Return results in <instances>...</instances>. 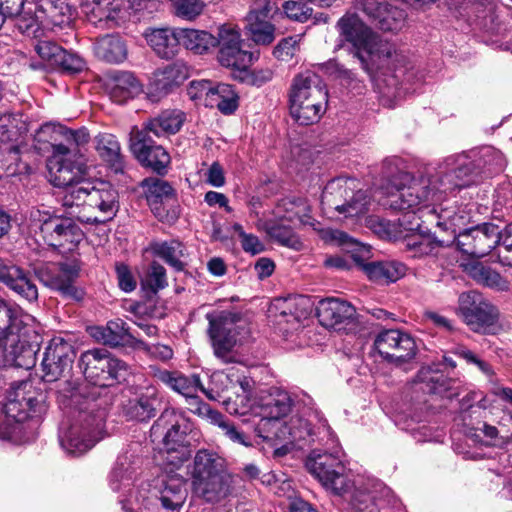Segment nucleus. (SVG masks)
Here are the masks:
<instances>
[{
    "label": "nucleus",
    "instance_id": "1",
    "mask_svg": "<svg viewBox=\"0 0 512 512\" xmlns=\"http://www.w3.org/2000/svg\"><path fill=\"white\" fill-rule=\"evenodd\" d=\"M319 442L332 449V452L321 453L313 450L306 462L309 472L318 479L322 486L336 495L350 494L355 512H379L376 501L388 496L390 489L378 479L368 477L358 479L351 484L345 474V465L342 460V451L337 445L336 435L328 423L322 422Z\"/></svg>",
    "mask_w": 512,
    "mask_h": 512
},
{
    "label": "nucleus",
    "instance_id": "2",
    "mask_svg": "<svg viewBox=\"0 0 512 512\" xmlns=\"http://www.w3.org/2000/svg\"><path fill=\"white\" fill-rule=\"evenodd\" d=\"M481 180V170L470 154L451 155L439 164L432 178L412 180L408 185H393L384 202L390 209H414L420 204H437L443 194L468 187Z\"/></svg>",
    "mask_w": 512,
    "mask_h": 512
},
{
    "label": "nucleus",
    "instance_id": "3",
    "mask_svg": "<svg viewBox=\"0 0 512 512\" xmlns=\"http://www.w3.org/2000/svg\"><path fill=\"white\" fill-rule=\"evenodd\" d=\"M474 206L472 203L458 205L456 202L445 201L428 210L424 216L427 222L436 225L439 232L449 235L451 243L456 241L463 254L482 258L492 249H497L501 229L493 223L467 228L472 220Z\"/></svg>",
    "mask_w": 512,
    "mask_h": 512
},
{
    "label": "nucleus",
    "instance_id": "4",
    "mask_svg": "<svg viewBox=\"0 0 512 512\" xmlns=\"http://www.w3.org/2000/svg\"><path fill=\"white\" fill-rule=\"evenodd\" d=\"M336 27L339 31V43L336 47L342 48L345 43L350 44L354 57L360 61L366 72L372 73L374 68H390L393 65V74L384 80L389 88L397 89L401 78L409 80L407 69L395 64L404 62V56L392 45L379 41L377 34L357 15H344L338 20Z\"/></svg>",
    "mask_w": 512,
    "mask_h": 512
},
{
    "label": "nucleus",
    "instance_id": "5",
    "mask_svg": "<svg viewBox=\"0 0 512 512\" xmlns=\"http://www.w3.org/2000/svg\"><path fill=\"white\" fill-rule=\"evenodd\" d=\"M81 175L74 184L66 186L63 199L66 207H82L76 215L81 223L99 224L113 219L119 208L118 192L105 181H90Z\"/></svg>",
    "mask_w": 512,
    "mask_h": 512
},
{
    "label": "nucleus",
    "instance_id": "6",
    "mask_svg": "<svg viewBox=\"0 0 512 512\" xmlns=\"http://www.w3.org/2000/svg\"><path fill=\"white\" fill-rule=\"evenodd\" d=\"M81 395L72 392L70 405L77 410L75 422L68 428L62 424L59 441L64 451L72 456H80L90 450L103 438L106 412L99 408L94 399L86 398L82 403Z\"/></svg>",
    "mask_w": 512,
    "mask_h": 512
},
{
    "label": "nucleus",
    "instance_id": "7",
    "mask_svg": "<svg viewBox=\"0 0 512 512\" xmlns=\"http://www.w3.org/2000/svg\"><path fill=\"white\" fill-rule=\"evenodd\" d=\"M40 133L51 134L52 144L50 160L54 172V185L57 187L71 186L81 175L86 173V165L79 158L72 161V150L68 145L81 147L89 142L90 136L86 128L72 130L59 123H46L41 126Z\"/></svg>",
    "mask_w": 512,
    "mask_h": 512
},
{
    "label": "nucleus",
    "instance_id": "8",
    "mask_svg": "<svg viewBox=\"0 0 512 512\" xmlns=\"http://www.w3.org/2000/svg\"><path fill=\"white\" fill-rule=\"evenodd\" d=\"M235 476L227 468L226 460L218 453L199 450L193 462L191 485L193 493L208 503H219L233 492Z\"/></svg>",
    "mask_w": 512,
    "mask_h": 512
},
{
    "label": "nucleus",
    "instance_id": "9",
    "mask_svg": "<svg viewBox=\"0 0 512 512\" xmlns=\"http://www.w3.org/2000/svg\"><path fill=\"white\" fill-rule=\"evenodd\" d=\"M327 103L328 91L316 73L305 71L295 76L289 93V109L298 124L310 125L319 121Z\"/></svg>",
    "mask_w": 512,
    "mask_h": 512
},
{
    "label": "nucleus",
    "instance_id": "10",
    "mask_svg": "<svg viewBox=\"0 0 512 512\" xmlns=\"http://www.w3.org/2000/svg\"><path fill=\"white\" fill-rule=\"evenodd\" d=\"M39 325L36 319L0 296V347L10 349L17 357L32 344H37Z\"/></svg>",
    "mask_w": 512,
    "mask_h": 512
},
{
    "label": "nucleus",
    "instance_id": "11",
    "mask_svg": "<svg viewBox=\"0 0 512 512\" xmlns=\"http://www.w3.org/2000/svg\"><path fill=\"white\" fill-rule=\"evenodd\" d=\"M326 241L340 246L361 266L368 278L376 283L388 284L398 281L407 271L406 266L398 261L365 262L370 256V247L351 238L347 233L327 229L323 232Z\"/></svg>",
    "mask_w": 512,
    "mask_h": 512
},
{
    "label": "nucleus",
    "instance_id": "12",
    "mask_svg": "<svg viewBox=\"0 0 512 512\" xmlns=\"http://www.w3.org/2000/svg\"><path fill=\"white\" fill-rule=\"evenodd\" d=\"M192 424L174 410H165L150 429L152 441H162L168 461L181 464L190 457Z\"/></svg>",
    "mask_w": 512,
    "mask_h": 512
},
{
    "label": "nucleus",
    "instance_id": "13",
    "mask_svg": "<svg viewBox=\"0 0 512 512\" xmlns=\"http://www.w3.org/2000/svg\"><path fill=\"white\" fill-rule=\"evenodd\" d=\"M45 258L46 250L43 249L31 255L28 261V266L40 282L58 291L64 298L81 301L84 297V291L74 284L80 271L78 261L54 263L46 262Z\"/></svg>",
    "mask_w": 512,
    "mask_h": 512
},
{
    "label": "nucleus",
    "instance_id": "14",
    "mask_svg": "<svg viewBox=\"0 0 512 512\" xmlns=\"http://www.w3.org/2000/svg\"><path fill=\"white\" fill-rule=\"evenodd\" d=\"M358 181L353 178L338 177L329 181L323 189L321 203L328 212H336L338 218L358 217L364 214L369 205L366 191L358 189Z\"/></svg>",
    "mask_w": 512,
    "mask_h": 512
},
{
    "label": "nucleus",
    "instance_id": "15",
    "mask_svg": "<svg viewBox=\"0 0 512 512\" xmlns=\"http://www.w3.org/2000/svg\"><path fill=\"white\" fill-rule=\"evenodd\" d=\"M439 204L440 203L432 204L430 202H426L420 204L414 209H395L396 211L403 212V215L398 219L399 225L403 227L404 230L413 232V234L405 239L406 248L412 253V257L431 255L438 247L449 245L451 243L449 235H447L448 237L446 239H438L430 235H425L424 231H422V224H429V222L426 221L424 214L428 210L438 207ZM430 225L432 224L430 223ZM433 225L436 227L435 224Z\"/></svg>",
    "mask_w": 512,
    "mask_h": 512
},
{
    "label": "nucleus",
    "instance_id": "16",
    "mask_svg": "<svg viewBox=\"0 0 512 512\" xmlns=\"http://www.w3.org/2000/svg\"><path fill=\"white\" fill-rule=\"evenodd\" d=\"M188 492L186 481L178 476H168L161 481L159 486L150 491V495L137 497L136 501L140 502L142 512H178L186 501ZM119 502L127 512H133L127 507V503H131L129 498H120Z\"/></svg>",
    "mask_w": 512,
    "mask_h": 512
},
{
    "label": "nucleus",
    "instance_id": "17",
    "mask_svg": "<svg viewBox=\"0 0 512 512\" xmlns=\"http://www.w3.org/2000/svg\"><path fill=\"white\" fill-rule=\"evenodd\" d=\"M31 219L39 223L44 241L52 248L72 250L84 239L82 229L72 217L37 209L31 212Z\"/></svg>",
    "mask_w": 512,
    "mask_h": 512
},
{
    "label": "nucleus",
    "instance_id": "18",
    "mask_svg": "<svg viewBox=\"0 0 512 512\" xmlns=\"http://www.w3.org/2000/svg\"><path fill=\"white\" fill-rule=\"evenodd\" d=\"M291 407L290 394L279 388H272L258 405L257 416L260 421L255 427L256 434L263 440H273L274 433L283 427L285 422L282 419L290 413Z\"/></svg>",
    "mask_w": 512,
    "mask_h": 512
},
{
    "label": "nucleus",
    "instance_id": "19",
    "mask_svg": "<svg viewBox=\"0 0 512 512\" xmlns=\"http://www.w3.org/2000/svg\"><path fill=\"white\" fill-rule=\"evenodd\" d=\"M209 321L208 334L214 355L225 364L236 360L234 348L237 344V314L222 311L217 315L207 314Z\"/></svg>",
    "mask_w": 512,
    "mask_h": 512
},
{
    "label": "nucleus",
    "instance_id": "20",
    "mask_svg": "<svg viewBox=\"0 0 512 512\" xmlns=\"http://www.w3.org/2000/svg\"><path fill=\"white\" fill-rule=\"evenodd\" d=\"M46 411V395L32 390L31 382H22L10 394L4 406L7 420L19 424L30 417L40 416Z\"/></svg>",
    "mask_w": 512,
    "mask_h": 512
},
{
    "label": "nucleus",
    "instance_id": "21",
    "mask_svg": "<svg viewBox=\"0 0 512 512\" xmlns=\"http://www.w3.org/2000/svg\"><path fill=\"white\" fill-rule=\"evenodd\" d=\"M459 310L464 322L478 333H490L499 316L497 308L476 292L460 295Z\"/></svg>",
    "mask_w": 512,
    "mask_h": 512
},
{
    "label": "nucleus",
    "instance_id": "22",
    "mask_svg": "<svg viewBox=\"0 0 512 512\" xmlns=\"http://www.w3.org/2000/svg\"><path fill=\"white\" fill-rule=\"evenodd\" d=\"M374 346L385 361L395 366H401L414 358L417 350L415 340L398 329L381 331L374 340Z\"/></svg>",
    "mask_w": 512,
    "mask_h": 512
},
{
    "label": "nucleus",
    "instance_id": "23",
    "mask_svg": "<svg viewBox=\"0 0 512 512\" xmlns=\"http://www.w3.org/2000/svg\"><path fill=\"white\" fill-rule=\"evenodd\" d=\"M130 149L137 160L158 174H164L170 164V155L162 145L156 144L155 137L134 126L130 132Z\"/></svg>",
    "mask_w": 512,
    "mask_h": 512
},
{
    "label": "nucleus",
    "instance_id": "24",
    "mask_svg": "<svg viewBox=\"0 0 512 512\" xmlns=\"http://www.w3.org/2000/svg\"><path fill=\"white\" fill-rule=\"evenodd\" d=\"M74 356L73 347L69 342L60 337L53 338L45 348L41 362L44 381L54 382L69 371Z\"/></svg>",
    "mask_w": 512,
    "mask_h": 512
},
{
    "label": "nucleus",
    "instance_id": "25",
    "mask_svg": "<svg viewBox=\"0 0 512 512\" xmlns=\"http://www.w3.org/2000/svg\"><path fill=\"white\" fill-rule=\"evenodd\" d=\"M273 306L279 311L278 325L281 326L283 323L291 325L290 329L280 327L283 334L288 336L290 330L294 332L302 327L301 322L310 315L313 305L309 297L294 295L283 299H276Z\"/></svg>",
    "mask_w": 512,
    "mask_h": 512
},
{
    "label": "nucleus",
    "instance_id": "26",
    "mask_svg": "<svg viewBox=\"0 0 512 512\" xmlns=\"http://www.w3.org/2000/svg\"><path fill=\"white\" fill-rule=\"evenodd\" d=\"M0 282L28 302L38 299V288L23 268L0 258Z\"/></svg>",
    "mask_w": 512,
    "mask_h": 512
},
{
    "label": "nucleus",
    "instance_id": "27",
    "mask_svg": "<svg viewBox=\"0 0 512 512\" xmlns=\"http://www.w3.org/2000/svg\"><path fill=\"white\" fill-rule=\"evenodd\" d=\"M90 335L98 342L110 347L144 345L130 331L127 323L120 319L107 322L106 326H95L90 328Z\"/></svg>",
    "mask_w": 512,
    "mask_h": 512
},
{
    "label": "nucleus",
    "instance_id": "28",
    "mask_svg": "<svg viewBox=\"0 0 512 512\" xmlns=\"http://www.w3.org/2000/svg\"><path fill=\"white\" fill-rule=\"evenodd\" d=\"M180 28H147L143 37L152 51L162 59L174 58L181 46Z\"/></svg>",
    "mask_w": 512,
    "mask_h": 512
},
{
    "label": "nucleus",
    "instance_id": "29",
    "mask_svg": "<svg viewBox=\"0 0 512 512\" xmlns=\"http://www.w3.org/2000/svg\"><path fill=\"white\" fill-rule=\"evenodd\" d=\"M270 8L267 1L261 8H253L246 16V30L257 45H269L275 40V26L267 20Z\"/></svg>",
    "mask_w": 512,
    "mask_h": 512
},
{
    "label": "nucleus",
    "instance_id": "30",
    "mask_svg": "<svg viewBox=\"0 0 512 512\" xmlns=\"http://www.w3.org/2000/svg\"><path fill=\"white\" fill-rule=\"evenodd\" d=\"M156 376L163 384L183 395L189 401V410L193 413V402L201 401L197 397V392L201 388L199 376H187L178 371L168 370L159 371Z\"/></svg>",
    "mask_w": 512,
    "mask_h": 512
},
{
    "label": "nucleus",
    "instance_id": "31",
    "mask_svg": "<svg viewBox=\"0 0 512 512\" xmlns=\"http://www.w3.org/2000/svg\"><path fill=\"white\" fill-rule=\"evenodd\" d=\"M316 311L319 322L327 328H334L352 319L355 314V309L350 303L336 298L320 300Z\"/></svg>",
    "mask_w": 512,
    "mask_h": 512
},
{
    "label": "nucleus",
    "instance_id": "32",
    "mask_svg": "<svg viewBox=\"0 0 512 512\" xmlns=\"http://www.w3.org/2000/svg\"><path fill=\"white\" fill-rule=\"evenodd\" d=\"M188 77V65L182 60H177L155 71L151 87L158 96H163L181 85Z\"/></svg>",
    "mask_w": 512,
    "mask_h": 512
},
{
    "label": "nucleus",
    "instance_id": "33",
    "mask_svg": "<svg viewBox=\"0 0 512 512\" xmlns=\"http://www.w3.org/2000/svg\"><path fill=\"white\" fill-rule=\"evenodd\" d=\"M193 413L209 420L212 424L217 425L225 437H227L233 443L243 445L245 447L252 446L250 438L243 432L239 431L234 424L227 421L224 416L212 409L210 405L203 401L193 402Z\"/></svg>",
    "mask_w": 512,
    "mask_h": 512
},
{
    "label": "nucleus",
    "instance_id": "34",
    "mask_svg": "<svg viewBox=\"0 0 512 512\" xmlns=\"http://www.w3.org/2000/svg\"><path fill=\"white\" fill-rule=\"evenodd\" d=\"M105 85L111 100L118 104L133 98L141 90L138 80L131 72L127 71L110 73Z\"/></svg>",
    "mask_w": 512,
    "mask_h": 512
},
{
    "label": "nucleus",
    "instance_id": "35",
    "mask_svg": "<svg viewBox=\"0 0 512 512\" xmlns=\"http://www.w3.org/2000/svg\"><path fill=\"white\" fill-rule=\"evenodd\" d=\"M315 417L318 419L317 432L312 428L309 420L292 417L289 423H284L283 427L274 433V439H289L291 442L306 441L307 439L311 442L319 441V438L323 436V434H319L322 430H319V427H321L323 421L326 423L327 421L318 415H315Z\"/></svg>",
    "mask_w": 512,
    "mask_h": 512
},
{
    "label": "nucleus",
    "instance_id": "36",
    "mask_svg": "<svg viewBox=\"0 0 512 512\" xmlns=\"http://www.w3.org/2000/svg\"><path fill=\"white\" fill-rule=\"evenodd\" d=\"M106 350L92 349L84 352L79 360V367L85 378L95 386L107 387L110 382L105 381Z\"/></svg>",
    "mask_w": 512,
    "mask_h": 512
},
{
    "label": "nucleus",
    "instance_id": "37",
    "mask_svg": "<svg viewBox=\"0 0 512 512\" xmlns=\"http://www.w3.org/2000/svg\"><path fill=\"white\" fill-rule=\"evenodd\" d=\"M415 382L420 384L421 390L427 393L438 394L444 398H453L458 395L453 390L455 383L453 380L429 367H423L419 370Z\"/></svg>",
    "mask_w": 512,
    "mask_h": 512
},
{
    "label": "nucleus",
    "instance_id": "38",
    "mask_svg": "<svg viewBox=\"0 0 512 512\" xmlns=\"http://www.w3.org/2000/svg\"><path fill=\"white\" fill-rule=\"evenodd\" d=\"M184 121V115L179 110H166L158 117L146 122L138 131H145L148 135L160 139L168 134H174L180 130Z\"/></svg>",
    "mask_w": 512,
    "mask_h": 512
},
{
    "label": "nucleus",
    "instance_id": "39",
    "mask_svg": "<svg viewBox=\"0 0 512 512\" xmlns=\"http://www.w3.org/2000/svg\"><path fill=\"white\" fill-rule=\"evenodd\" d=\"M181 45L196 55H204L215 48V35L192 28H180Z\"/></svg>",
    "mask_w": 512,
    "mask_h": 512
},
{
    "label": "nucleus",
    "instance_id": "40",
    "mask_svg": "<svg viewBox=\"0 0 512 512\" xmlns=\"http://www.w3.org/2000/svg\"><path fill=\"white\" fill-rule=\"evenodd\" d=\"M95 55L109 63H121L127 57L125 42L118 35H105L94 43Z\"/></svg>",
    "mask_w": 512,
    "mask_h": 512
},
{
    "label": "nucleus",
    "instance_id": "41",
    "mask_svg": "<svg viewBox=\"0 0 512 512\" xmlns=\"http://www.w3.org/2000/svg\"><path fill=\"white\" fill-rule=\"evenodd\" d=\"M158 398L155 390L147 389L136 399L130 400L124 409L125 415L136 421H147L155 416Z\"/></svg>",
    "mask_w": 512,
    "mask_h": 512
},
{
    "label": "nucleus",
    "instance_id": "42",
    "mask_svg": "<svg viewBox=\"0 0 512 512\" xmlns=\"http://www.w3.org/2000/svg\"><path fill=\"white\" fill-rule=\"evenodd\" d=\"M277 214L281 220L296 225L297 223L303 225H313L312 219L309 216V206L303 198H286L281 200L277 207Z\"/></svg>",
    "mask_w": 512,
    "mask_h": 512
},
{
    "label": "nucleus",
    "instance_id": "43",
    "mask_svg": "<svg viewBox=\"0 0 512 512\" xmlns=\"http://www.w3.org/2000/svg\"><path fill=\"white\" fill-rule=\"evenodd\" d=\"M96 150L99 156L116 173L123 172L124 162L118 140L112 134L104 133L96 137Z\"/></svg>",
    "mask_w": 512,
    "mask_h": 512
},
{
    "label": "nucleus",
    "instance_id": "44",
    "mask_svg": "<svg viewBox=\"0 0 512 512\" xmlns=\"http://www.w3.org/2000/svg\"><path fill=\"white\" fill-rule=\"evenodd\" d=\"M133 463L131 457L127 454H122L117 458L109 476V486L114 492L123 491V493L127 492L129 496H132Z\"/></svg>",
    "mask_w": 512,
    "mask_h": 512
},
{
    "label": "nucleus",
    "instance_id": "45",
    "mask_svg": "<svg viewBox=\"0 0 512 512\" xmlns=\"http://www.w3.org/2000/svg\"><path fill=\"white\" fill-rule=\"evenodd\" d=\"M152 253L163 259L168 265L177 271L184 269L181 257L184 255V246L177 240L155 242L151 245Z\"/></svg>",
    "mask_w": 512,
    "mask_h": 512
},
{
    "label": "nucleus",
    "instance_id": "46",
    "mask_svg": "<svg viewBox=\"0 0 512 512\" xmlns=\"http://www.w3.org/2000/svg\"><path fill=\"white\" fill-rule=\"evenodd\" d=\"M217 59L223 67L244 71L253 63L254 55L252 52L244 50L241 44L225 50H218Z\"/></svg>",
    "mask_w": 512,
    "mask_h": 512
},
{
    "label": "nucleus",
    "instance_id": "47",
    "mask_svg": "<svg viewBox=\"0 0 512 512\" xmlns=\"http://www.w3.org/2000/svg\"><path fill=\"white\" fill-rule=\"evenodd\" d=\"M471 156L481 170V177L499 172L505 166L503 154L493 147H484L477 153L473 152Z\"/></svg>",
    "mask_w": 512,
    "mask_h": 512
},
{
    "label": "nucleus",
    "instance_id": "48",
    "mask_svg": "<svg viewBox=\"0 0 512 512\" xmlns=\"http://www.w3.org/2000/svg\"><path fill=\"white\" fill-rule=\"evenodd\" d=\"M27 131L26 123L21 115L0 113V141L17 142Z\"/></svg>",
    "mask_w": 512,
    "mask_h": 512
},
{
    "label": "nucleus",
    "instance_id": "49",
    "mask_svg": "<svg viewBox=\"0 0 512 512\" xmlns=\"http://www.w3.org/2000/svg\"><path fill=\"white\" fill-rule=\"evenodd\" d=\"M208 107H216L223 114H232L238 107V95L232 85L218 83Z\"/></svg>",
    "mask_w": 512,
    "mask_h": 512
},
{
    "label": "nucleus",
    "instance_id": "50",
    "mask_svg": "<svg viewBox=\"0 0 512 512\" xmlns=\"http://www.w3.org/2000/svg\"><path fill=\"white\" fill-rule=\"evenodd\" d=\"M142 186L145 188L146 198L152 211L156 216L160 217L161 214L159 212L158 204L162 202L164 197L172 195V187L168 182L158 178L145 179L142 182Z\"/></svg>",
    "mask_w": 512,
    "mask_h": 512
},
{
    "label": "nucleus",
    "instance_id": "51",
    "mask_svg": "<svg viewBox=\"0 0 512 512\" xmlns=\"http://www.w3.org/2000/svg\"><path fill=\"white\" fill-rule=\"evenodd\" d=\"M469 272L471 277L479 284L498 291H507L509 289V282L505 278L497 271L481 263L471 266Z\"/></svg>",
    "mask_w": 512,
    "mask_h": 512
},
{
    "label": "nucleus",
    "instance_id": "52",
    "mask_svg": "<svg viewBox=\"0 0 512 512\" xmlns=\"http://www.w3.org/2000/svg\"><path fill=\"white\" fill-rule=\"evenodd\" d=\"M284 221L285 220L280 219L279 223L272 221L267 222L265 224L266 231L280 244L297 250L300 248L301 242L294 234L291 225H286Z\"/></svg>",
    "mask_w": 512,
    "mask_h": 512
},
{
    "label": "nucleus",
    "instance_id": "53",
    "mask_svg": "<svg viewBox=\"0 0 512 512\" xmlns=\"http://www.w3.org/2000/svg\"><path fill=\"white\" fill-rule=\"evenodd\" d=\"M235 383L230 374L223 371H215L210 376L209 388L205 389L202 385L200 390L211 400L219 401L223 398L222 394L234 387Z\"/></svg>",
    "mask_w": 512,
    "mask_h": 512
},
{
    "label": "nucleus",
    "instance_id": "54",
    "mask_svg": "<svg viewBox=\"0 0 512 512\" xmlns=\"http://www.w3.org/2000/svg\"><path fill=\"white\" fill-rule=\"evenodd\" d=\"M404 20L405 14L403 10L386 4L374 23L383 31H397L401 29Z\"/></svg>",
    "mask_w": 512,
    "mask_h": 512
},
{
    "label": "nucleus",
    "instance_id": "55",
    "mask_svg": "<svg viewBox=\"0 0 512 512\" xmlns=\"http://www.w3.org/2000/svg\"><path fill=\"white\" fill-rule=\"evenodd\" d=\"M223 405L228 413L231 415L245 416L252 413L257 416L258 405L252 403L251 397L248 394H236L235 399L231 397L223 399Z\"/></svg>",
    "mask_w": 512,
    "mask_h": 512
},
{
    "label": "nucleus",
    "instance_id": "56",
    "mask_svg": "<svg viewBox=\"0 0 512 512\" xmlns=\"http://www.w3.org/2000/svg\"><path fill=\"white\" fill-rule=\"evenodd\" d=\"M215 48L225 50L230 47L242 44L240 29L237 25L225 23L218 27L217 36H215Z\"/></svg>",
    "mask_w": 512,
    "mask_h": 512
},
{
    "label": "nucleus",
    "instance_id": "57",
    "mask_svg": "<svg viewBox=\"0 0 512 512\" xmlns=\"http://www.w3.org/2000/svg\"><path fill=\"white\" fill-rule=\"evenodd\" d=\"M215 89L216 84L209 80H193L187 88V94L191 100L198 101L208 107Z\"/></svg>",
    "mask_w": 512,
    "mask_h": 512
},
{
    "label": "nucleus",
    "instance_id": "58",
    "mask_svg": "<svg viewBox=\"0 0 512 512\" xmlns=\"http://www.w3.org/2000/svg\"><path fill=\"white\" fill-rule=\"evenodd\" d=\"M496 253L503 266L512 268V222L501 229Z\"/></svg>",
    "mask_w": 512,
    "mask_h": 512
},
{
    "label": "nucleus",
    "instance_id": "59",
    "mask_svg": "<svg viewBox=\"0 0 512 512\" xmlns=\"http://www.w3.org/2000/svg\"><path fill=\"white\" fill-rule=\"evenodd\" d=\"M177 16L193 20L198 17L205 7L204 0H170Z\"/></svg>",
    "mask_w": 512,
    "mask_h": 512
},
{
    "label": "nucleus",
    "instance_id": "60",
    "mask_svg": "<svg viewBox=\"0 0 512 512\" xmlns=\"http://www.w3.org/2000/svg\"><path fill=\"white\" fill-rule=\"evenodd\" d=\"M15 17L16 28L28 37L37 38L40 30L39 16L33 15L31 11L19 12Z\"/></svg>",
    "mask_w": 512,
    "mask_h": 512
},
{
    "label": "nucleus",
    "instance_id": "61",
    "mask_svg": "<svg viewBox=\"0 0 512 512\" xmlns=\"http://www.w3.org/2000/svg\"><path fill=\"white\" fill-rule=\"evenodd\" d=\"M106 372H105V381L110 382V386L116 382H121L125 380L128 375V366L127 364L117 358L111 357L110 354L106 351Z\"/></svg>",
    "mask_w": 512,
    "mask_h": 512
},
{
    "label": "nucleus",
    "instance_id": "62",
    "mask_svg": "<svg viewBox=\"0 0 512 512\" xmlns=\"http://www.w3.org/2000/svg\"><path fill=\"white\" fill-rule=\"evenodd\" d=\"M145 283L154 293L164 289L168 285L165 268L159 263L153 262L148 270Z\"/></svg>",
    "mask_w": 512,
    "mask_h": 512
},
{
    "label": "nucleus",
    "instance_id": "63",
    "mask_svg": "<svg viewBox=\"0 0 512 512\" xmlns=\"http://www.w3.org/2000/svg\"><path fill=\"white\" fill-rule=\"evenodd\" d=\"M299 41V35L283 38L273 50L274 57L281 61L290 60L299 49Z\"/></svg>",
    "mask_w": 512,
    "mask_h": 512
},
{
    "label": "nucleus",
    "instance_id": "64",
    "mask_svg": "<svg viewBox=\"0 0 512 512\" xmlns=\"http://www.w3.org/2000/svg\"><path fill=\"white\" fill-rule=\"evenodd\" d=\"M283 11L289 19L305 22L311 16L312 9L297 1H286L283 4Z\"/></svg>",
    "mask_w": 512,
    "mask_h": 512
}]
</instances>
